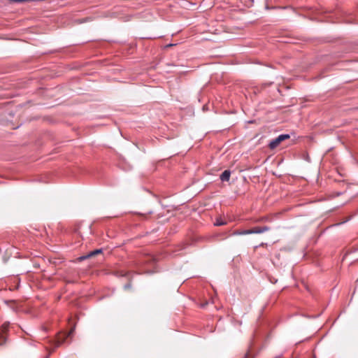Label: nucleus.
<instances>
[{
    "instance_id": "obj_1",
    "label": "nucleus",
    "mask_w": 358,
    "mask_h": 358,
    "mask_svg": "<svg viewBox=\"0 0 358 358\" xmlns=\"http://www.w3.org/2000/svg\"><path fill=\"white\" fill-rule=\"evenodd\" d=\"M268 227L266 226H255L249 229L237 231L234 233L235 235H248L252 234H261L266 231Z\"/></svg>"
},
{
    "instance_id": "obj_2",
    "label": "nucleus",
    "mask_w": 358,
    "mask_h": 358,
    "mask_svg": "<svg viewBox=\"0 0 358 358\" xmlns=\"http://www.w3.org/2000/svg\"><path fill=\"white\" fill-rule=\"evenodd\" d=\"M74 329H75L74 327L71 328V329L69 331V332L67 334H59L57 336V339L53 341L54 348L52 349V351H54V350L56 348H57V347L60 346L62 344H63L68 337L72 336V335L73 334V332H74Z\"/></svg>"
},
{
    "instance_id": "obj_3",
    "label": "nucleus",
    "mask_w": 358,
    "mask_h": 358,
    "mask_svg": "<svg viewBox=\"0 0 358 358\" xmlns=\"http://www.w3.org/2000/svg\"><path fill=\"white\" fill-rule=\"evenodd\" d=\"M290 138L289 134H281L270 141V150L277 148L282 141Z\"/></svg>"
},
{
    "instance_id": "obj_4",
    "label": "nucleus",
    "mask_w": 358,
    "mask_h": 358,
    "mask_svg": "<svg viewBox=\"0 0 358 358\" xmlns=\"http://www.w3.org/2000/svg\"><path fill=\"white\" fill-rule=\"evenodd\" d=\"M10 327L9 322H5L0 327V344L3 343L6 340V333Z\"/></svg>"
},
{
    "instance_id": "obj_5",
    "label": "nucleus",
    "mask_w": 358,
    "mask_h": 358,
    "mask_svg": "<svg viewBox=\"0 0 358 358\" xmlns=\"http://www.w3.org/2000/svg\"><path fill=\"white\" fill-rule=\"evenodd\" d=\"M231 176V172L229 170H225L221 175H220V180L222 182L224 181H229Z\"/></svg>"
},
{
    "instance_id": "obj_6",
    "label": "nucleus",
    "mask_w": 358,
    "mask_h": 358,
    "mask_svg": "<svg viewBox=\"0 0 358 358\" xmlns=\"http://www.w3.org/2000/svg\"><path fill=\"white\" fill-rule=\"evenodd\" d=\"M103 252V250L102 249H96V250H94L93 251H91L88 253V257H90V258L91 257H93L99 254H101Z\"/></svg>"
},
{
    "instance_id": "obj_7",
    "label": "nucleus",
    "mask_w": 358,
    "mask_h": 358,
    "mask_svg": "<svg viewBox=\"0 0 358 358\" xmlns=\"http://www.w3.org/2000/svg\"><path fill=\"white\" fill-rule=\"evenodd\" d=\"M88 258H90V257H88V254H87V255H83V256L80 257L78 259V260L79 262H82V261H83V260H85V259H88Z\"/></svg>"
},
{
    "instance_id": "obj_8",
    "label": "nucleus",
    "mask_w": 358,
    "mask_h": 358,
    "mask_svg": "<svg viewBox=\"0 0 358 358\" xmlns=\"http://www.w3.org/2000/svg\"><path fill=\"white\" fill-rule=\"evenodd\" d=\"M224 224H225V222H222L221 220H217L215 224L217 225V226H222V225H224Z\"/></svg>"
},
{
    "instance_id": "obj_9",
    "label": "nucleus",
    "mask_w": 358,
    "mask_h": 358,
    "mask_svg": "<svg viewBox=\"0 0 358 358\" xmlns=\"http://www.w3.org/2000/svg\"><path fill=\"white\" fill-rule=\"evenodd\" d=\"M13 2H25V1H31V0H10Z\"/></svg>"
},
{
    "instance_id": "obj_10",
    "label": "nucleus",
    "mask_w": 358,
    "mask_h": 358,
    "mask_svg": "<svg viewBox=\"0 0 358 358\" xmlns=\"http://www.w3.org/2000/svg\"><path fill=\"white\" fill-rule=\"evenodd\" d=\"M265 8H266V9H268V3L267 2H266V4H265Z\"/></svg>"
},
{
    "instance_id": "obj_11",
    "label": "nucleus",
    "mask_w": 358,
    "mask_h": 358,
    "mask_svg": "<svg viewBox=\"0 0 358 358\" xmlns=\"http://www.w3.org/2000/svg\"><path fill=\"white\" fill-rule=\"evenodd\" d=\"M245 358H250V357H249V355H248V354H246V355H245Z\"/></svg>"
},
{
    "instance_id": "obj_12",
    "label": "nucleus",
    "mask_w": 358,
    "mask_h": 358,
    "mask_svg": "<svg viewBox=\"0 0 358 358\" xmlns=\"http://www.w3.org/2000/svg\"><path fill=\"white\" fill-rule=\"evenodd\" d=\"M127 287H130V285H127L125 286V288H127Z\"/></svg>"
},
{
    "instance_id": "obj_13",
    "label": "nucleus",
    "mask_w": 358,
    "mask_h": 358,
    "mask_svg": "<svg viewBox=\"0 0 358 358\" xmlns=\"http://www.w3.org/2000/svg\"><path fill=\"white\" fill-rule=\"evenodd\" d=\"M149 260H153L151 257H149Z\"/></svg>"
}]
</instances>
